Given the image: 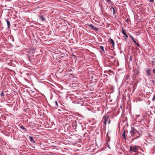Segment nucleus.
I'll return each instance as SVG.
<instances>
[{"mask_svg":"<svg viewBox=\"0 0 155 155\" xmlns=\"http://www.w3.org/2000/svg\"><path fill=\"white\" fill-rule=\"evenodd\" d=\"M147 73L149 75H150V71L149 70H148L146 71Z\"/></svg>","mask_w":155,"mask_h":155,"instance_id":"8","label":"nucleus"},{"mask_svg":"<svg viewBox=\"0 0 155 155\" xmlns=\"http://www.w3.org/2000/svg\"><path fill=\"white\" fill-rule=\"evenodd\" d=\"M108 116H105L104 117V124H105L107 122V121L108 120Z\"/></svg>","mask_w":155,"mask_h":155,"instance_id":"4","label":"nucleus"},{"mask_svg":"<svg viewBox=\"0 0 155 155\" xmlns=\"http://www.w3.org/2000/svg\"><path fill=\"white\" fill-rule=\"evenodd\" d=\"M122 33L125 36L126 38H127L128 37L127 35L126 34L125 31L124 30H122Z\"/></svg>","mask_w":155,"mask_h":155,"instance_id":"6","label":"nucleus"},{"mask_svg":"<svg viewBox=\"0 0 155 155\" xmlns=\"http://www.w3.org/2000/svg\"><path fill=\"white\" fill-rule=\"evenodd\" d=\"M55 103L56 105H57V106H58V103L56 101H55Z\"/></svg>","mask_w":155,"mask_h":155,"instance_id":"15","label":"nucleus"},{"mask_svg":"<svg viewBox=\"0 0 155 155\" xmlns=\"http://www.w3.org/2000/svg\"><path fill=\"white\" fill-rule=\"evenodd\" d=\"M136 131V130L134 128H132L131 129V131H130V133L132 134H134Z\"/></svg>","mask_w":155,"mask_h":155,"instance_id":"3","label":"nucleus"},{"mask_svg":"<svg viewBox=\"0 0 155 155\" xmlns=\"http://www.w3.org/2000/svg\"><path fill=\"white\" fill-rule=\"evenodd\" d=\"M91 27V28H94V26L93 25H92V24H91L89 25Z\"/></svg>","mask_w":155,"mask_h":155,"instance_id":"11","label":"nucleus"},{"mask_svg":"<svg viewBox=\"0 0 155 155\" xmlns=\"http://www.w3.org/2000/svg\"><path fill=\"white\" fill-rule=\"evenodd\" d=\"M138 147L130 146V151H133L134 152H136L137 150H138Z\"/></svg>","mask_w":155,"mask_h":155,"instance_id":"1","label":"nucleus"},{"mask_svg":"<svg viewBox=\"0 0 155 155\" xmlns=\"http://www.w3.org/2000/svg\"><path fill=\"white\" fill-rule=\"evenodd\" d=\"M29 138L31 142H33V143H35V140H34L32 137H29Z\"/></svg>","mask_w":155,"mask_h":155,"instance_id":"5","label":"nucleus"},{"mask_svg":"<svg viewBox=\"0 0 155 155\" xmlns=\"http://www.w3.org/2000/svg\"><path fill=\"white\" fill-rule=\"evenodd\" d=\"M1 96L2 97L4 96V93L2 92L1 94Z\"/></svg>","mask_w":155,"mask_h":155,"instance_id":"13","label":"nucleus"},{"mask_svg":"<svg viewBox=\"0 0 155 155\" xmlns=\"http://www.w3.org/2000/svg\"><path fill=\"white\" fill-rule=\"evenodd\" d=\"M149 1L151 2H153V0H149Z\"/></svg>","mask_w":155,"mask_h":155,"instance_id":"17","label":"nucleus"},{"mask_svg":"<svg viewBox=\"0 0 155 155\" xmlns=\"http://www.w3.org/2000/svg\"><path fill=\"white\" fill-rule=\"evenodd\" d=\"M109 42H110L112 44V47H114V43L113 40L111 38H110Z\"/></svg>","mask_w":155,"mask_h":155,"instance_id":"2","label":"nucleus"},{"mask_svg":"<svg viewBox=\"0 0 155 155\" xmlns=\"http://www.w3.org/2000/svg\"><path fill=\"white\" fill-rule=\"evenodd\" d=\"M107 0L108 1H110V0Z\"/></svg>","mask_w":155,"mask_h":155,"instance_id":"22","label":"nucleus"},{"mask_svg":"<svg viewBox=\"0 0 155 155\" xmlns=\"http://www.w3.org/2000/svg\"><path fill=\"white\" fill-rule=\"evenodd\" d=\"M133 41H134V42H135V43H136V41H135L134 40H133Z\"/></svg>","mask_w":155,"mask_h":155,"instance_id":"20","label":"nucleus"},{"mask_svg":"<svg viewBox=\"0 0 155 155\" xmlns=\"http://www.w3.org/2000/svg\"><path fill=\"white\" fill-rule=\"evenodd\" d=\"M152 63L153 64L154 63H155V61H153V60H152Z\"/></svg>","mask_w":155,"mask_h":155,"instance_id":"16","label":"nucleus"},{"mask_svg":"<svg viewBox=\"0 0 155 155\" xmlns=\"http://www.w3.org/2000/svg\"><path fill=\"white\" fill-rule=\"evenodd\" d=\"M100 49L102 50V51H104V48L103 46H101L100 47Z\"/></svg>","mask_w":155,"mask_h":155,"instance_id":"10","label":"nucleus"},{"mask_svg":"<svg viewBox=\"0 0 155 155\" xmlns=\"http://www.w3.org/2000/svg\"><path fill=\"white\" fill-rule=\"evenodd\" d=\"M110 120H109V122H108L109 124L110 123Z\"/></svg>","mask_w":155,"mask_h":155,"instance_id":"21","label":"nucleus"},{"mask_svg":"<svg viewBox=\"0 0 155 155\" xmlns=\"http://www.w3.org/2000/svg\"><path fill=\"white\" fill-rule=\"evenodd\" d=\"M21 128L22 129H25L24 127H23V126H22V127H21Z\"/></svg>","mask_w":155,"mask_h":155,"instance_id":"18","label":"nucleus"},{"mask_svg":"<svg viewBox=\"0 0 155 155\" xmlns=\"http://www.w3.org/2000/svg\"><path fill=\"white\" fill-rule=\"evenodd\" d=\"M153 72L154 73H155V69H153Z\"/></svg>","mask_w":155,"mask_h":155,"instance_id":"19","label":"nucleus"},{"mask_svg":"<svg viewBox=\"0 0 155 155\" xmlns=\"http://www.w3.org/2000/svg\"><path fill=\"white\" fill-rule=\"evenodd\" d=\"M6 22L7 24V26H8V28H9L10 26V22L8 21H7Z\"/></svg>","mask_w":155,"mask_h":155,"instance_id":"7","label":"nucleus"},{"mask_svg":"<svg viewBox=\"0 0 155 155\" xmlns=\"http://www.w3.org/2000/svg\"><path fill=\"white\" fill-rule=\"evenodd\" d=\"M122 135L124 137H125V132H124V133H123V134H122Z\"/></svg>","mask_w":155,"mask_h":155,"instance_id":"14","label":"nucleus"},{"mask_svg":"<svg viewBox=\"0 0 155 155\" xmlns=\"http://www.w3.org/2000/svg\"><path fill=\"white\" fill-rule=\"evenodd\" d=\"M40 17L42 21H44L45 20V19L43 16H40Z\"/></svg>","mask_w":155,"mask_h":155,"instance_id":"9","label":"nucleus"},{"mask_svg":"<svg viewBox=\"0 0 155 155\" xmlns=\"http://www.w3.org/2000/svg\"><path fill=\"white\" fill-rule=\"evenodd\" d=\"M152 100H155V95H154L153 96V98H152Z\"/></svg>","mask_w":155,"mask_h":155,"instance_id":"12","label":"nucleus"}]
</instances>
